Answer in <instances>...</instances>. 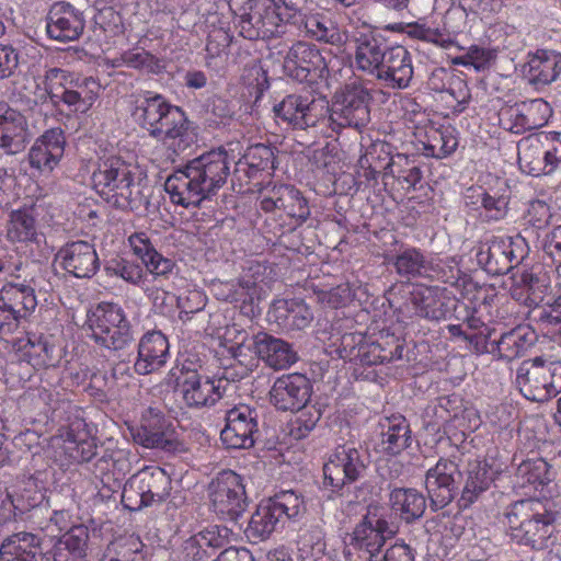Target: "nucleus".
Segmentation results:
<instances>
[{
	"instance_id": "nucleus-23",
	"label": "nucleus",
	"mask_w": 561,
	"mask_h": 561,
	"mask_svg": "<svg viewBox=\"0 0 561 561\" xmlns=\"http://www.w3.org/2000/svg\"><path fill=\"white\" fill-rule=\"evenodd\" d=\"M436 47L449 51L454 65L472 66L476 70H483L495 60L496 50L471 45L468 49L461 47L453 37H419Z\"/></svg>"
},
{
	"instance_id": "nucleus-34",
	"label": "nucleus",
	"mask_w": 561,
	"mask_h": 561,
	"mask_svg": "<svg viewBox=\"0 0 561 561\" xmlns=\"http://www.w3.org/2000/svg\"><path fill=\"white\" fill-rule=\"evenodd\" d=\"M164 421L158 414L142 420L136 439L146 448H158L168 453L180 451L181 444L163 431Z\"/></svg>"
},
{
	"instance_id": "nucleus-28",
	"label": "nucleus",
	"mask_w": 561,
	"mask_h": 561,
	"mask_svg": "<svg viewBox=\"0 0 561 561\" xmlns=\"http://www.w3.org/2000/svg\"><path fill=\"white\" fill-rule=\"evenodd\" d=\"M43 538L31 531H18L4 537L0 545V561H37Z\"/></svg>"
},
{
	"instance_id": "nucleus-64",
	"label": "nucleus",
	"mask_w": 561,
	"mask_h": 561,
	"mask_svg": "<svg viewBox=\"0 0 561 561\" xmlns=\"http://www.w3.org/2000/svg\"><path fill=\"white\" fill-rule=\"evenodd\" d=\"M523 104L529 118L535 122L536 128L547 124L551 114V107L548 102L543 101L542 99H534L527 102H523Z\"/></svg>"
},
{
	"instance_id": "nucleus-11",
	"label": "nucleus",
	"mask_w": 561,
	"mask_h": 561,
	"mask_svg": "<svg viewBox=\"0 0 561 561\" xmlns=\"http://www.w3.org/2000/svg\"><path fill=\"white\" fill-rule=\"evenodd\" d=\"M170 378H174V389L180 393L184 404L199 410L215 405L225 394L226 387L221 379H214L199 374L186 365L173 368Z\"/></svg>"
},
{
	"instance_id": "nucleus-4",
	"label": "nucleus",
	"mask_w": 561,
	"mask_h": 561,
	"mask_svg": "<svg viewBox=\"0 0 561 561\" xmlns=\"http://www.w3.org/2000/svg\"><path fill=\"white\" fill-rule=\"evenodd\" d=\"M505 517L512 538L518 543L534 550H545L554 545V515L539 500L526 499L513 503Z\"/></svg>"
},
{
	"instance_id": "nucleus-31",
	"label": "nucleus",
	"mask_w": 561,
	"mask_h": 561,
	"mask_svg": "<svg viewBox=\"0 0 561 561\" xmlns=\"http://www.w3.org/2000/svg\"><path fill=\"white\" fill-rule=\"evenodd\" d=\"M314 101H309L297 94H290L284 100L275 104L273 111L275 116L291 125L297 129H306L314 126L317 122L316 115L312 114Z\"/></svg>"
},
{
	"instance_id": "nucleus-47",
	"label": "nucleus",
	"mask_w": 561,
	"mask_h": 561,
	"mask_svg": "<svg viewBox=\"0 0 561 561\" xmlns=\"http://www.w3.org/2000/svg\"><path fill=\"white\" fill-rule=\"evenodd\" d=\"M37 271L35 262H23L13 255L0 259V280L4 284L12 280L35 282Z\"/></svg>"
},
{
	"instance_id": "nucleus-35",
	"label": "nucleus",
	"mask_w": 561,
	"mask_h": 561,
	"mask_svg": "<svg viewBox=\"0 0 561 561\" xmlns=\"http://www.w3.org/2000/svg\"><path fill=\"white\" fill-rule=\"evenodd\" d=\"M47 35L54 32H72L81 35L84 31V20L69 2L57 1L51 4L46 16Z\"/></svg>"
},
{
	"instance_id": "nucleus-15",
	"label": "nucleus",
	"mask_w": 561,
	"mask_h": 561,
	"mask_svg": "<svg viewBox=\"0 0 561 561\" xmlns=\"http://www.w3.org/2000/svg\"><path fill=\"white\" fill-rule=\"evenodd\" d=\"M226 426L220 438L227 448H250L259 435L257 413L248 405L233 407L226 412Z\"/></svg>"
},
{
	"instance_id": "nucleus-29",
	"label": "nucleus",
	"mask_w": 561,
	"mask_h": 561,
	"mask_svg": "<svg viewBox=\"0 0 561 561\" xmlns=\"http://www.w3.org/2000/svg\"><path fill=\"white\" fill-rule=\"evenodd\" d=\"M90 531L83 524L72 525L56 539L51 548L54 561H80L87 557Z\"/></svg>"
},
{
	"instance_id": "nucleus-16",
	"label": "nucleus",
	"mask_w": 561,
	"mask_h": 561,
	"mask_svg": "<svg viewBox=\"0 0 561 561\" xmlns=\"http://www.w3.org/2000/svg\"><path fill=\"white\" fill-rule=\"evenodd\" d=\"M312 386L301 374L278 377L270 390V402L282 411H300L310 400Z\"/></svg>"
},
{
	"instance_id": "nucleus-45",
	"label": "nucleus",
	"mask_w": 561,
	"mask_h": 561,
	"mask_svg": "<svg viewBox=\"0 0 561 561\" xmlns=\"http://www.w3.org/2000/svg\"><path fill=\"white\" fill-rule=\"evenodd\" d=\"M7 237L12 242L36 241V221L31 210L18 209L10 214L7 227Z\"/></svg>"
},
{
	"instance_id": "nucleus-27",
	"label": "nucleus",
	"mask_w": 561,
	"mask_h": 561,
	"mask_svg": "<svg viewBox=\"0 0 561 561\" xmlns=\"http://www.w3.org/2000/svg\"><path fill=\"white\" fill-rule=\"evenodd\" d=\"M253 348L274 369L287 368L297 360V354L289 343L265 332L254 335Z\"/></svg>"
},
{
	"instance_id": "nucleus-52",
	"label": "nucleus",
	"mask_w": 561,
	"mask_h": 561,
	"mask_svg": "<svg viewBox=\"0 0 561 561\" xmlns=\"http://www.w3.org/2000/svg\"><path fill=\"white\" fill-rule=\"evenodd\" d=\"M268 502L284 522L297 517L304 507L302 500L291 490L274 495Z\"/></svg>"
},
{
	"instance_id": "nucleus-46",
	"label": "nucleus",
	"mask_w": 561,
	"mask_h": 561,
	"mask_svg": "<svg viewBox=\"0 0 561 561\" xmlns=\"http://www.w3.org/2000/svg\"><path fill=\"white\" fill-rule=\"evenodd\" d=\"M134 3V0H100L99 13L94 16V23L101 33L119 35L122 33V19L115 11Z\"/></svg>"
},
{
	"instance_id": "nucleus-56",
	"label": "nucleus",
	"mask_w": 561,
	"mask_h": 561,
	"mask_svg": "<svg viewBox=\"0 0 561 561\" xmlns=\"http://www.w3.org/2000/svg\"><path fill=\"white\" fill-rule=\"evenodd\" d=\"M288 57L298 64L297 78L300 80L306 79L310 72L309 64L316 65V60L320 59L319 50L305 42H298L294 45L288 53Z\"/></svg>"
},
{
	"instance_id": "nucleus-21",
	"label": "nucleus",
	"mask_w": 561,
	"mask_h": 561,
	"mask_svg": "<svg viewBox=\"0 0 561 561\" xmlns=\"http://www.w3.org/2000/svg\"><path fill=\"white\" fill-rule=\"evenodd\" d=\"M413 77L409 51L401 45L388 48L376 78L391 89H405Z\"/></svg>"
},
{
	"instance_id": "nucleus-33",
	"label": "nucleus",
	"mask_w": 561,
	"mask_h": 561,
	"mask_svg": "<svg viewBox=\"0 0 561 561\" xmlns=\"http://www.w3.org/2000/svg\"><path fill=\"white\" fill-rule=\"evenodd\" d=\"M284 525V520L278 516L272 504L262 501L256 511L252 514L244 534L252 542H260L267 539L274 531Z\"/></svg>"
},
{
	"instance_id": "nucleus-20",
	"label": "nucleus",
	"mask_w": 561,
	"mask_h": 561,
	"mask_svg": "<svg viewBox=\"0 0 561 561\" xmlns=\"http://www.w3.org/2000/svg\"><path fill=\"white\" fill-rule=\"evenodd\" d=\"M28 136L26 117L5 102H0V148L15 154L25 148Z\"/></svg>"
},
{
	"instance_id": "nucleus-13",
	"label": "nucleus",
	"mask_w": 561,
	"mask_h": 561,
	"mask_svg": "<svg viewBox=\"0 0 561 561\" xmlns=\"http://www.w3.org/2000/svg\"><path fill=\"white\" fill-rule=\"evenodd\" d=\"M385 260L388 264L394 267L396 273L405 279H412L416 277H425L430 275L431 271H434V266L443 267L438 272V277L445 283H454L458 278L459 270L457 268L456 261L454 257L445 261L439 260L438 263L434 264L433 261H428L424 253L415 247L401 248L393 255H386Z\"/></svg>"
},
{
	"instance_id": "nucleus-10",
	"label": "nucleus",
	"mask_w": 561,
	"mask_h": 561,
	"mask_svg": "<svg viewBox=\"0 0 561 561\" xmlns=\"http://www.w3.org/2000/svg\"><path fill=\"white\" fill-rule=\"evenodd\" d=\"M210 511L221 520L238 523L249 506L243 478L232 470H224L208 486Z\"/></svg>"
},
{
	"instance_id": "nucleus-2",
	"label": "nucleus",
	"mask_w": 561,
	"mask_h": 561,
	"mask_svg": "<svg viewBox=\"0 0 561 561\" xmlns=\"http://www.w3.org/2000/svg\"><path fill=\"white\" fill-rule=\"evenodd\" d=\"M228 152L210 150L192 160L169 175L164 190L172 203L185 208L199 206L204 199L215 195L230 174Z\"/></svg>"
},
{
	"instance_id": "nucleus-12",
	"label": "nucleus",
	"mask_w": 561,
	"mask_h": 561,
	"mask_svg": "<svg viewBox=\"0 0 561 561\" xmlns=\"http://www.w3.org/2000/svg\"><path fill=\"white\" fill-rule=\"evenodd\" d=\"M368 463L369 455L366 450L347 444L339 446L323 466L324 484L339 491L345 484L362 479Z\"/></svg>"
},
{
	"instance_id": "nucleus-6",
	"label": "nucleus",
	"mask_w": 561,
	"mask_h": 561,
	"mask_svg": "<svg viewBox=\"0 0 561 561\" xmlns=\"http://www.w3.org/2000/svg\"><path fill=\"white\" fill-rule=\"evenodd\" d=\"M371 89L362 78H350L335 93L330 111L333 130L344 127L359 129L370 121Z\"/></svg>"
},
{
	"instance_id": "nucleus-24",
	"label": "nucleus",
	"mask_w": 561,
	"mask_h": 561,
	"mask_svg": "<svg viewBox=\"0 0 561 561\" xmlns=\"http://www.w3.org/2000/svg\"><path fill=\"white\" fill-rule=\"evenodd\" d=\"M450 302L451 300L439 288L421 286L410 293L407 304L411 306L416 316L439 321L446 319L450 312Z\"/></svg>"
},
{
	"instance_id": "nucleus-40",
	"label": "nucleus",
	"mask_w": 561,
	"mask_h": 561,
	"mask_svg": "<svg viewBox=\"0 0 561 561\" xmlns=\"http://www.w3.org/2000/svg\"><path fill=\"white\" fill-rule=\"evenodd\" d=\"M382 176L383 179L388 176L396 179L403 190L410 192L416 190V185L423 179V172L414 160L405 154L397 153L391 156L383 167Z\"/></svg>"
},
{
	"instance_id": "nucleus-38",
	"label": "nucleus",
	"mask_w": 561,
	"mask_h": 561,
	"mask_svg": "<svg viewBox=\"0 0 561 561\" xmlns=\"http://www.w3.org/2000/svg\"><path fill=\"white\" fill-rule=\"evenodd\" d=\"M477 261L489 274L505 275L512 270L507 256L505 237H492L481 244Z\"/></svg>"
},
{
	"instance_id": "nucleus-54",
	"label": "nucleus",
	"mask_w": 561,
	"mask_h": 561,
	"mask_svg": "<svg viewBox=\"0 0 561 561\" xmlns=\"http://www.w3.org/2000/svg\"><path fill=\"white\" fill-rule=\"evenodd\" d=\"M284 192L285 197L283 198L278 209H282L286 215L291 218H296L300 222L306 221L310 216L307 199L294 186H290L288 191Z\"/></svg>"
},
{
	"instance_id": "nucleus-62",
	"label": "nucleus",
	"mask_w": 561,
	"mask_h": 561,
	"mask_svg": "<svg viewBox=\"0 0 561 561\" xmlns=\"http://www.w3.org/2000/svg\"><path fill=\"white\" fill-rule=\"evenodd\" d=\"M483 188L485 194L492 196L493 201L496 199L500 206L508 205L510 186L505 179L488 175Z\"/></svg>"
},
{
	"instance_id": "nucleus-17",
	"label": "nucleus",
	"mask_w": 561,
	"mask_h": 561,
	"mask_svg": "<svg viewBox=\"0 0 561 561\" xmlns=\"http://www.w3.org/2000/svg\"><path fill=\"white\" fill-rule=\"evenodd\" d=\"M56 261L67 273L77 278H91L100 268L94 245L83 240L62 245L56 254Z\"/></svg>"
},
{
	"instance_id": "nucleus-41",
	"label": "nucleus",
	"mask_w": 561,
	"mask_h": 561,
	"mask_svg": "<svg viewBox=\"0 0 561 561\" xmlns=\"http://www.w3.org/2000/svg\"><path fill=\"white\" fill-rule=\"evenodd\" d=\"M14 346L23 353V358L34 367H48L56 362L55 345L43 335L28 334L25 339L18 340Z\"/></svg>"
},
{
	"instance_id": "nucleus-30",
	"label": "nucleus",
	"mask_w": 561,
	"mask_h": 561,
	"mask_svg": "<svg viewBox=\"0 0 561 561\" xmlns=\"http://www.w3.org/2000/svg\"><path fill=\"white\" fill-rule=\"evenodd\" d=\"M33 283L12 280L3 284L0 289V304L16 313L18 318L26 319L37 306Z\"/></svg>"
},
{
	"instance_id": "nucleus-18",
	"label": "nucleus",
	"mask_w": 561,
	"mask_h": 561,
	"mask_svg": "<svg viewBox=\"0 0 561 561\" xmlns=\"http://www.w3.org/2000/svg\"><path fill=\"white\" fill-rule=\"evenodd\" d=\"M561 73V53L551 49H537L527 54L522 66L523 78L539 90L554 82Z\"/></svg>"
},
{
	"instance_id": "nucleus-22",
	"label": "nucleus",
	"mask_w": 561,
	"mask_h": 561,
	"mask_svg": "<svg viewBox=\"0 0 561 561\" xmlns=\"http://www.w3.org/2000/svg\"><path fill=\"white\" fill-rule=\"evenodd\" d=\"M169 341L160 331L145 333L138 343V356L134 369L139 375H149L167 363L170 355Z\"/></svg>"
},
{
	"instance_id": "nucleus-9",
	"label": "nucleus",
	"mask_w": 561,
	"mask_h": 561,
	"mask_svg": "<svg viewBox=\"0 0 561 561\" xmlns=\"http://www.w3.org/2000/svg\"><path fill=\"white\" fill-rule=\"evenodd\" d=\"M172 480L160 467H147L131 476L122 492V502L129 511L164 502L171 492Z\"/></svg>"
},
{
	"instance_id": "nucleus-49",
	"label": "nucleus",
	"mask_w": 561,
	"mask_h": 561,
	"mask_svg": "<svg viewBox=\"0 0 561 561\" xmlns=\"http://www.w3.org/2000/svg\"><path fill=\"white\" fill-rule=\"evenodd\" d=\"M458 146L457 138L448 129H434L425 145L426 156L443 159L451 154Z\"/></svg>"
},
{
	"instance_id": "nucleus-60",
	"label": "nucleus",
	"mask_w": 561,
	"mask_h": 561,
	"mask_svg": "<svg viewBox=\"0 0 561 561\" xmlns=\"http://www.w3.org/2000/svg\"><path fill=\"white\" fill-rule=\"evenodd\" d=\"M84 95H80L71 88H66L60 91L59 94H53L50 102L57 104L58 102H62L66 104L72 112L87 113L92 106L85 103Z\"/></svg>"
},
{
	"instance_id": "nucleus-1",
	"label": "nucleus",
	"mask_w": 561,
	"mask_h": 561,
	"mask_svg": "<svg viewBox=\"0 0 561 561\" xmlns=\"http://www.w3.org/2000/svg\"><path fill=\"white\" fill-rule=\"evenodd\" d=\"M134 119L171 156H179L197 141V130L185 112L158 93L146 91L135 100Z\"/></svg>"
},
{
	"instance_id": "nucleus-48",
	"label": "nucleus",
	"mask_w": 561,
	"mask_h": 561,
	"mask_svg": "<svg viewBox=\"0 0 561 561\" xmlns=\"http://www.w3.org/2000/svg\"><path fill=\"white\" fill-rule=\"evenodd\" d=\"M104 271L107 276L119 277L134 286H139L145 277L140 264L119 256L108 260L104 265Z\"/></svg>"
},
{
	"instance_id": "nucleus-43",
	"label": "nucleus",
	"mask_w": 561,
	"mask_h": 561,
	"mask_svg": "<svg viewBox=\"0 0 561 561\" xmlns=\"http://www.w3.org/2000/svg\"><path fill=\"white\" fill-rule=\"evenodd\" d=\"M515 477L520 486L529 485L537 490L554 479V471L542 458L527 459L517 467Z\"/></svg>"
},
{
	"instance_id": "nucleus-57",
	"label": "nucleus",
	"mask_w": 561,
	"mask_h": 561,
	"mask_svg": "<svg viewBox=\"0 0 561 561\" xmlns=\"http://www.w3.org/2000/svg\"><path fill=\"white\" fill-rule=\"evenodd\" d=\"M231 530L219 525H211L194 535L198 542L206 548L220 549L229 543Z\"/></svg>"
},
{
	"instance_id": "nucleus-50",
	"label": "nucleus",
	"mask_w": 561,
	"mask_h": 561,
	"mask_svg": "<svg viewBox=\"0 0 561 561\" xmlns=\"http://www.w3.org/2000/svg\"><path fill=\"white\" fill-rule=\"evenodd\" d=\"M299 552L305 560L320 561L325 554L324 535L318 527L307 530L298 541Z\"/></svg>"
},
{
	"instance_id": "nucleus-3",
	"label": "nucleus",
	"mask_w": 561,
	"mask_h": 561,
	"mask_svg": "<svg viewBox=\"0 0 561 561\" xmlns=\"http://www.w3.org/2000/svg\"><path fill=\"white\" fill-rule=\"evenodd\" d=\"M134 175L131 164L111 154L99 158L91 181L95 192L106 203L118 209L134 210L142 203V195Z\"/></svg>"
},
{
	"instance_id": "nucleus-26",
	"label": "nucleus",
	"mask_w": 561,
	"mask_h": 561,
	"mask_svg": "<svg viewBox=\"0 0 561 561\" xmlns=\"http://www.w3.org/2000/svg\"><path fill=\"white\" fill-rule=\"evenodd\" d=\"M493 482L494 471L486 461L479 459L468 461L459 506L470 507L491 488Z\"/></svg>"
},
{
	"instance_id": "nucleus-55",
	"label": "nucleus",
	"mask_w": 561,
	"mask_h": 561,
	"mask_svg": "<svg viewBox=\"0 0 561 561\" xmlns=\"http://www.w3.org/2000/svg\"><path fill=\"white\" fill-rule=\"evenodd\" d=\"M75 76L76 73L60 68L48 69L44 76L45 93L41 95V101L45 102L47 98L51 100L53 94H59L60 91L69 88Z\"/></svg>"
},
{
	"instance_id": "nucleus-25",
	"label": "nucleus",
	"mask_w": 561,
	"mask_h": 561,
	"mask_svg": "<svg viewBox=\"0 0 561 561\" xmlns=\"http://www.w3.org/2000/svg\"><path fill=\"white\" fill-rule=\"evenodd\" d=\"M128 241L134 254L141 260L147 272L153 275L154 279H167L174 273L175 262L160 254L145 232L131 234Z\"/></svg>"
},
{
	"instance_id": "nucleus-32",
	"label": "nucleus",
	"mask_w": 561,
	"mask_h": 561,
	"mask_svg": "<svg viewBox=\"0 0 561 561\" xmlns=\"http://www.w3.org/2000/svg\"><path fill=\"white\" fill-rule=\"evenodd\" d=\"M381 427L380 447L387 455H399L412 442L410 424L401 414H394L379 423Z\"/></svg>"
},
{
	"instance_id": "nucleus-39",
	"label": "nucleus",
	"mask_w": 561,
	"mask_h": 561,
	"mask_svg": "<svg viewBox=\"0 0 561 561\" xmlns=\"http://www.w3.org/2000/svg\"><path fill=\"white\" fill-rule=\"evenodd\" d=\"M392 510L410 524L421 518L426 510L424 495L415 489L394 488L389 495Z\"/></svg>"
},
{
	"instance_id": "nucleus-7",
	"label": "nucleus",
	"mask_w": 561,
	"mask_h": 561,
	"mask_svg": "<svg viewBox=\"0 0 561 561\" xmlns=\"http://www.w3.org/2000/svg\"><path fill=\"white\" fill-rule=\"evenodd\" d=\"M396 533L397 527L388 520L386 510L379 506H369L345 548L346 559L348 561H374L386 539L391 538Z\"/></svg>"
},
{
	"instance_id": "nucleus-61",
	"label": "nucleus",
	"mask_w": 561,
	"mask_h": 561,
	"mask_svg": "<svg viewBox=\"0 0 561 561\" xmlns=\"http://www.w3.org/2000/svg\"><path fill=\"white\" fill-rule=\"evenodd\" d=\"M506 114L508 115V121L512 123L508 127L512 133L520 134L525 130L536 128L535 122L531 121L525 112L523 102L512 106Z\"/></svg>"
},
{
	"instance_id": "nucleus-42",
	"label": "nucleus",
	"mask_w": 561,
	"mask_h": 561,
	"mask_svg": "<svg viewBox=\"0 0 561 561\" xmlns=\"http://www.w3.org/2000/svg\"><path fill=\"white\" fill-rule=\"evenodd\" d=\"M273 307L277 320L291 330H304L313 320L310 307L302 299H278Z\"/></svg>"
},
{
	"instance_id": "nucleus-36",
	"label": "nucleus",
	"mask_w": 561,
	"mask_h": 561,
	"mask_svg": "<svg viewBox=\"0 0 561 561\" xmlns=\"http://www.w3.org/2000/svg\"><path fill=\"white\" fill-rule=\"evenodd\" d=\"M535 342V332L526 327H517L491 342V353L497 352L506 360L523 356Z\"/></svg>"
},
{
	"instance_id": "nucleus-58",
	"label": "nucleus",
	"mask_w": 561,
	"mask_h": 561,
	"mask_svg": "<svg viewBox=\"0 0 561 561\" xmlns=\"http://www.w3.org/2000/svg\"><path fill=\"white\" fill-rule=\"evenodd\" d=\"M290 186L291 185L286 184H268L263 187L260 192L261 209L266 213L278 209L283 198L285 197L284 191H288Z\"/></svg>"
},
{
	"instance_id": "nucleus-19",
	"label": "nucleus",
	"mask_w": 561,
	"mask_h": 561,
	"mask_svg": "<svg viewBox=\"0 0 561 561\" xmlns=\"http://www.w3.org/2000/svg\"><path fill=\"white\" fill-rule=\"evenodd\" d=\"M66 138L61 128L46 130L28 151V162L42 173H50L64 156Z\"/></svg>"
},
{
	"instance_id": "nucleus-8",
	"label": "nucleus",
	"mask_w": 561,
	"mask_h": 561,
	"mask_svg": "<svg viewBox=\"0 0 561 561\" xmlns=\"http://www.w3.org/2000/svg\"><path fill=\"white\" fill-rule=\"evenodd\" d=\"M516 383L526 399L548 401L561 391V362L542 357L524 360L517 369Z\"/></svg>"
},
{
	"instance_id": "nucleus-44",
	"label": "nucleus",
	"mask_w": 561,
	"mask_h": 561,
	"mask_svg": "<svg viewBox=\"0 0 561 561\" xmlns=\"http://www.w3.org/2000/svg\"><path fill=\"white\" fill-rule=\"evenodd\" d=\"M388 48L378 37H360L357 39L355 61L358 69L376 76Z\"/></svg>"
},
{
	"instance_id": "nucleus-53",
	"label": "nucleus",
	"mask_w": 561,
	"mask_h": 561,
	"mask_svg": "<svg viewBox=\"0 0 561 561\" xmlns=\"http://www.w3.org/2000/svg\"><path fill=\"white\" fill-rule=\"evenodd\" d=\"M241 79L249 89V93L251 95L254 94L255 101H257L270 87L266 71L255 60L244 67Z\"/></svg>"
},
{
	"instance_id": "nucleus-37",
	"label": "nucleus",
	"mask_w": 561,
	"mask_h": 561,
	"mask_svg": "<svg viewBox=\"0 0 561 561\" xmlns=\"http://www.w3.org/2000/svg\"><path fill=\"white\" fill-rule=\"evenodd\" d=\"M518 164L523 172L533 175H550L545 144L539 137H529L518 144Z\"/></svg>"
},
{
	"instance_id": "nucleus-5",
	"label": "nucleus",
	"mask_w": 561,
	"mask_h": 561,
	"mask_svg": "<svg viewBox=\"0 0 561 561\" xmlns=\"http://www.w3.org/2000/svg\"><path fill=\"white\" fill-rule=\"evenodd\" d=\"M88 335L101 347L113 352L128 348L135 341L124 309L113 302H101L87 314Z\"/></svg>"
},
{
	"instance_id": "nucleus-59",
	"label": "nucleus",
	"mask_w": 561,
	"mask_h": 561,
	"mask_svg": "<svg viewBox=\"0 0 561 561\" xmlns=\"http://www.w3.org/2000/svg\"><path fill=\"white\" fill-rule=\"evenodd\" d=\"M69 88L73 89L77 93H80V95L85 94L84 101L91 106L99 98V93L101 91V84L96 79L93 77H82L77 73Z\"/></svg>"
},
{
	"instance_id": "nucleus-51",
	"label": "nucleus",
	"mask_w": 561,
	"mask_h": 561,
	"mask_svg": "<svg viewBox=\"0 0 561 561\" xmlns=\"http://www.w3.org/2000/svg\"><path fill=\"white\" fill-rule=\"evenodd\" d=\"M274 159L273 148L263 144L251 146L243 156L244 163L249 167L250 176L257 171L274 170Z\"/></svg>"
},
{
	"instance_id": "nucleus-14",
	"label": "nucleus",
	"mask_w": 561,
	"mask_h": 561,
	"mask_svg": "<svg viewBox=\"0 0 561 561\" xmlns=\"http://www.w3.org/2000/svg\"><path fill=\"white\" fill-rule=\"evenodd\" d=\"M460 477L458 463L450 459L442 458L427 470L425 488L434 511L444 508L454 500Z\"/></svg>"
},
{
	"instance_id": "nucleus-63",
	"label": "nucleus",
	"mask_w": 561,
	"mask_h": 561,
	"mask_svg": "<svg viewBox=\"0 0 561 561\" xmlns=\"http://www.w3.org/2000/svg\"><path fill=\"white\" fill-rule=\"evenodd\" d=\"M320 417V411L314 408L302 411L296 419L291 433L296 432L297 438L307 436L316 427Z\"/></svg>"
}]
</instances>
